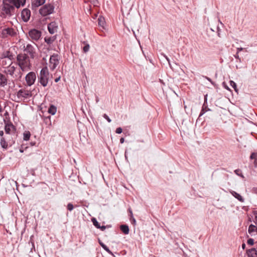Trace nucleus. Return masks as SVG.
<instances>
[{
    "instance_id": "1",
    "label": "nucleus",
    "mask_w": 257,
    "mask_h": 257,
    "mask_svg": "<svg viewBox=\"0 0 257 257\" xmlns=\"http://www.w3.org/2000/svg\"><path fill=\"white\" fill-rule=\"evenodd\" d=\"M29 56L26 54L20 53L16 57L17 64L22 71H28L31 69V64Z\"/></svg>"
},
{
    "instance_id": "2",
    "label": "nucleus",
    "mask_w": 257,
    "mask_h": 257,
    "mask_svg": "<svg viewBox=\"0 0 257 257\" xmlns=\"http://www.w3.org/2000/svg\"><path fill=\"white\" fill-rule=\"evenodd\" d=\"M49 73L47 68H43L38 76V82L43 87H46L48 84Z\"/></svg>"
},
{
    "instance_id": "3",
    "label": "nucleus",
    "mask_w": 257,
    "mask_h": 257,
    "mask_svg": "<svg viewBox=\"0 0 257 257\" xmlns=\"http://www.w3.org/2000/svg\"><path fill=\"white\" fill-rule=\"evenodd\" d=\"M7 2L4 0L3 6L2 9V15H5L4 16L5 18H6L7 16L9 17H11L14 13L15 10L14 6Z\"/></svg>"
},
{
    "instance_id": "4",
    "label": "nucleus",
    "mask_w": 257,
    "mask_h": 257,
    "mask_svg": "<svg viewBox=\"0 0 257 257\" xmlns=\"http://www.w3.org/2000/svg\"><path fill=\"white\" fill-rule=\"evenodd\" d=\"M54 7L52 4H46L43 6L39 10L40 14L42 16H47L54 12Z\"/></svg>"
},
{
    "instance_id": "5",
    "label": "nucleus",
    "mask_w": 257,
    "mask_h": 257,
    "mask_svg": "<svg viewBox=\"0 0 257 257\" xmlns=\"http://www.w3.org/2000/svg\"><path fill=\"white\" fill-rule=\"evenodd\" d=\"M60 56L58 54H53L49 59V67L51 70H54L59 64Z\"/></svg>"
},
{
    "instance_id": "6",
    "label": "nucleus",
    "mask_w": 257,
    "mask_h": 257,
    "mask_svg": "<svg viewBox=\"0 0 257 257\" xmlns=\"http://www.w3.org/2000/svg\"><path fill=\"white\" fill-rule=\"evenodd\" d=\"M2 37L3 38L14 37L17 35V32L13 28H6L2 30L1 32Z\"/></svg>"
},
{
    "instance_id": "7",
    "label": "nucleus",
    "mask_w": 257,
    "mask_h": 257,
    "mask_svg": "<svg viewBox=\"0 0 257 257\" xmlns=\"http://www.w3.org/2000/svg\"><path fill=\"white\" fill-rule=\"evenodd\" d=\"M6 134L11 135L12 139H14L15 140L17 135L16 134V128L14 125L12 123H7L5 127Z\"/></svg>"
},
{
    "instance_id": "8",
    "label": "nucleus",
    "mask_w": 257,
    "mask_h": 257,
    "mask_svg": "<svg viewBox=\"0 0 257 257\" xmlns=\"http://www.w3.org/2000/svg\"><path fill=\"white\" fill-rule=\"evenodd\" d=\"M32 96V92L26 89H21L17 92V96L18 99L23 100L29 98Z\"/></svg>"
},
{
    "instance_id": "9",
    "label": "nucleus",
    "mask_w": 257,
    "mask_h": 257,
    "mask_svg": "<svg viewBox=\"0 0 257 257\" xmlns=\"http://www.w3.org/2000/svg\"><path fill=\"white\" fill-rule=\"evenodd\" d=\"M15 143V140L14 139H10L8 138V136H5L4 137H2L1 139L0 144L1 147L4 149H7L8 145L10 146H12Z\"/></svg>"
},
{
    "instance_id": "10",
    "label": "nucleus",
    "mask_w": 257,
    "mask_h": 257,
    "mask_svg": "<svg viewBox=\"0 0 257 257\" xmlns=\"http://www.w3.org/2000/svg\"><path fill=\"white\" fill-rule=\"evenodd\" d=\"M24 51L26 52L25 54L29 56L30 58L34 59L36 54L35 48L30 44H27L26 46H24Z\"/></svg>"
},
{
    "instance_id": "11",
    "label": "nucleus",
    "mask_w": 257,
    "mask_h": 257,
    "mask_svg": "<svg viewBox=\"0 0 257 257\" xmlns=\"http://www.w3.org/2000/svg\"><path fill=\"white\" fill-rule=\"evenodd\" d=\"M27 84L28 86L32 85L36 81V76L34 72H30L25 77Z\"/></svg>"
},
{
    "instance_id": "12",
    "label": "nucleus",
    "mask_w": 257,
    "mask_h": 257,
    "mask_svg": "<svg viewBox=\"0 0 257 257\" xmlns=\"http://www.w3.org/2000/svg\"><path fill=\"white\" fill-rule=\"evenodd\" d=\"M41 32L38 30L34 29L29 32V37L33 40L38 41L41 36Z\"/></svg>"
},
{
    "instance_id": "13",
    "label": "nucleus",
    "mask_w": 257,
    "mask_h": 257,
    "mask_svg": "<svg viewBox=\"0 0 257 257\" xmlns=\"http://www.w3.org/2000/svg\"><path fill=\"white\" fill-rule=\"evenodd\" d=\"M6 2H8L12 6H14V8L19 9L21 6H24L26 3V0H4Z\"/></svg>"
},
{
    "instance_id": "14",
    "label": "nucleus",
    "mask_w": 257,
    "mask_h": 257,
    "mask_svg": "<svg viewBox=\"0 0 257 257\" xmlns=\"http://www.w3.org/2000/svg\"><path fill=\"white\" fill-rule=\"evenodd\" d=\"M31 11L27 8L23 10L21 12V17L23 21L25 22H27L30 18Z\"/></svg>"
},
{
    "instance_id": "15",
    "label": "nucleus",
    "mask_w": 257,
    "mask_h": 257,
    "mask_svg": "<svg viewBox=\"0 0 257 257\" xmlns=\"http://www.w3.org/2000/svg\"><path fill=\"white\" fill-rule=\"evenodd\" d=\"M12 64V61L4 56L0 59V65L4 68H7Z\"/></svg>"
},
{
    "instance_id": "16",
    "label": "nucleus",
    "mask_w": 257,
    "mask_h": 257,
    "mask_svg": "<svg viewBox=\"0 0 257 257\" xmlns=\"http://www.w3.org/2000/svg\"><path fill=\"white\" fill-rule=\"evenodd\" d=\"M58 29L57 24L55 22H52L48 25V30L49 33L53 34L56 33Z\"/></svg>"
},
{
    "instance_id": "17",
    "label": "nucleus",
    "mask_w": 257,
    "mask_h": 257,
    "mask_svg": "<svg viewBox=\"0 0 257 257\" xmlns=\"http://www.w3.org/2000/svg\"><path fill=\"white\" fill-rule=\"evenodd\" d=\"M45 2V0H32V9L35 10L37 8L44 4Z\"/></svg>"
},
{
    "instance_id": "18",
    "label": "nucleus",
    "mask_w": 257,
    "mask_h": 257,
    "mask_svg": "<svg viewBox=\"0 0 257 257\" xmlns=\"http://www.w3.org/2000/svg\"><path fill=\"white\" fill-rule=\"evenodd\" d=\"M16 70V67L14 66H10L7 68H6V69L5 70V73L7 74V75H10L11 76H14V72Z\"/></svg>"
},
{
    "instance_id": "19",
    "label": "nucleus",
    "mask_w": 257,
    "mask_h": 257,
    "mask_svg": "<svg viewBox=\"0 0 257 257\" xmlns=\"http://www.w3.org/2000/svg\"><path fill=\"white\" fill-rule=\"evenodd\" d=\"M8 83V78L7 76L0 73V87H4Z\"/></svg>"
},
{
    "instance_id": "20",
    "label": "nucleus",
    "mask_w": 257,
    "mask_h": 257,
    "mask_svg": "<svg viewBox=\"0 0 257 257\" xmlns=\"http://www.w3.org/2000/svg\"><path fill=\"white\" fill-rule=\"evenodd\" d=\"M229 192L233 197H234L236 199H237L240 202H243L244 201V198L239 194H238L236 192L233 191V190H230Z\"/></svg>"
},
{
    "instance_id": "21",
    "label": "nucleus",
    "mask_w": 257,
    "mask_h": 257,
    "mask_svg": "<svg viewBox=\"0 0 257 257\" xmlns=\"http://www.w3.org/2000/svg\"><path fill=\"white\" fill-rule=\"evenodd\" d=\"M3 56L10 60L11 61H12L13 60L15 59V55L10 51H6V52L3 53Z\"/></svg>"
},
{
    "instance_id": "22",
    "label": "nucleus",
    "mask_w": 257,
    "mask_h": 257,
    "mask_svg": "<svg viewBox=\"0 0 257 257\" xmlns=\"http://www.w3.org/2000/svg\"><path fill=\"white\" fill-rule=\"evenodd\" d=\"M248 257H257V250L254 248H252L246 251Z\"/></svg>"
},
{
    "instance_id": "23",
    "label": "nucleus",
    "mask_w": 257,
    "mask_h": 257,
    "mask_svg": "<svg viewBox=\"0 0 257 257\" xmlns=\"http://www.w3.org/2000/svg\"><path fill=\"white\" fill-rule=\"evenodd\" d=\"M120 229L121 231L124 234H127L129 233V227L127 225L122 224L120 226Z\"/></svg>"
},
{
    "instance_id": "24",
    "label": "nucleus",
    "mask_w": 257,
    "mask_h": 257,
    "mask_svg": "<svg viewBox=\"0 0 257 257\" xmlns=\"http://www.w3.org/2000/svg\"><path fill=\"white\" fill-rule=\"evenodd\" d=\"M56 39V36H53L50 37H45V42H46L48 45H50L53 43Z\"/></svg>"
},
{
    "instance_id": "25",
    "label": "nucleus",
    "mask_w": 257,
    "mask_h": 257,
    "mask_svg": "<svg viewBox=\"0 0 257 257\" xmlns=\"http://www.w3.org/2000/svg\"><path fill=\"white\" fill-rule=\"evenodd\" d=\"M250 159L251 160H254V166L255 167H257V153H252L250 156Z\"/></svg>"
},
{
    "instance_id": "26",
    "label": "nucleus",
    "mask_w": 257,
    "mask_h": 257,
    "mask_svg": "<svg viewBox=\"0 0 257 257\" xmlns=\"http://www.w3.org/2000/svg\"><path fill=\"white\" fill-rule=\"evenodd\" d=\"M99 244L100 245V246L107 252H108L109 254H111L112 255H113V253L110 250V249H109V248L105 245L104 244L103 242H102L101 241H100V240L99 241Z\"/></svg>"
},
{
    "instance_id": "27",
    "label": "nucleus",
    "mask_w": 257,
    "mask_h": 257,
    "mask_svg": "<svg viewBox=\"0 0 257 257\" xmlns=\"http://www.w3.org/2000/svg\"><path fill=\"white\" fill-rule=\"evenodd\" d=\"M57 111V108L53 105H51L48 108V112L52 115H54Z\"/></svg>"
},
{
    "instance_id": "28",
    "label": "nucleus",
    "mask_w": 257,
    "mask_h": 257,
    "mask_svg": "<svg viewBox=\"0 0 257 257\" xmlns=\"http://www.w3.org/2000/svg\"><path fill=\"white\" fill-rule=\"evenodd\" d=\"M23 139L24 141H28L30 139L31 136V133L29 131H25L23 134Z\"/></svg>"
},
{
    "instance_id": "29",
    "label": "nucleus",
    "mask_w": 257,
    "mask_h": 257,
    "mask_svg": "<svg viewBox=\"0 0 257 257\" xmlns=\"http://www.w3.org/2000/svg\"><path fill=\"white\" fill-rule=\"evenodd\" d=\"M98 25L104 28V26L105 24V22L104 21V18L103 17H99L98 19Z\"/></svg>"
},
{
    "instance_id": "30",
    "label": "nucleus",
    "mask_w": 257,
    "mask_h": 257,
    "mask_svg": "<svg viewBox=\"0 0 257 257\" xmlns=\"http://www.w3.org/2000/svg\"><path fill=\"white\" fill-rule=\"evenodd\" d=\"M91 221L93 223V225L96 227L97 228H100V224L98 222L96 219L95 218H92L91 219Z\"/></svg>"
},
{
    "instance_id": "31",
    "label": "nucleus",
    "mask_w": 257,
    "mask_h": 257,
    "mask_svg": "<svg viewBox=\"0 0 257 257\" xmlns=\"http://www.w3.org/2000/svg\"><path fill=\"white\" fill-rule=\"evenodd\" d=\"M230 85L231 87H232L236 92L238 93V89L237 88V86L236 83L232 80H230L229 81Z\"/></svg>"
},
{
    "instance_id": "32",
    "label": "nucleus",
    "mask_w": 257,
    "mask_h": 257,
    "mask_svg": "<svg viewBox=\"0 0 257 257\" xmlns=\"http://www.w3.org/2000/svg\"><path fill=\"white\" fill-rule=\"evenodd\" d=\"M254 229H257V228H256V226L252 224H251L250 225H249V226L248 227V232L249 233H251L254 231Z\"/></svg>"
},
{
    "instance_id": "33",
    "label": "nucleus",
    "mask_w": 257,
    "mask_h": 257,
    "mask_svg": "<svg viewBox=\"0 0 257 257\" xmlns=\"http://www.w3.org/2000/svg\"><path fill=\"white\" fill-rule=\"evenodd\" d=\"M67 208L69 211H71L74 208L73 205L71 203H69L67 205Z\"/></svg>"
},
{
    "instance_id": "34",
    "label": "nucleus",
    "mask_w": 257,
    "mask_h": 257,
    "mask_svg": "<svg viewBox=\"0 0 257 257\" xmlns=\"http://www.w3.org/2000/svg\"><path fill=\"white\" fill-rule=\"evenodd\" d=\"M89 45L86 44L85 46H84L83 48V52L85 53L89 51Z\"/></svg>"
},
{
    "instance_id": "35",
    "label": "nucleus",
    "mask_w": 257,
    "mask_h": 257,
    "mask_svg": "<svg viewBox=\"0 0 257 257\" xmlns=\"http://www.w3.org/2000/svg\"><path fill=\"white\" fill-rule=\"evenodd\" d=\"M211 109H207V110H204V109H201V112L200 113V114H199V117H201L202 115H203L206 112L208 111H210Z\"/></svg>"
},
{
    "instance_id": "36",
    "label": "nucleus",
    "mask_w": 257,
    "mask_h": 257,
    "mask_svg": "<svg viewBox=\"0 0 257 257\" xmlns=\"http://www.w3.org/2000/svg\"><path fill=\"white\" fill-rule=\"evenodd\" d=\"M247 243L248 244L252 245L254 243V240L252 238H249L247 241Z\"/></svg>"
},
{
    "instance_id": "37",
    "label": "nucleus",
    "mask_w": 257,
    "mask_h": 257,
    "mask_svg": "<svg viewBox=\"0 0 257 257\" xmlns=\"http://www.w3.org/2000/svg\"><path fill=\"white\" fill-rule=\"evenodd\" d=\"M103 117L107 120V121L108 122H110L111 121V119L108 117V116L106 114H104L103 115Z\"/></svg>"
},
{
    "instance_id": "38",
    "label": "nucleus",
    "mask_w": 257,
    "mask_h": 257,
    "mask_svg": "<svg viewBox=\"0 0 257 257\" xmlns=\"http://www.w3.org/2000/svg\"><path fill=\"white\" fill-rule=\"evenodd\" d=\"M27 148V147H25L24 145H22L21 147H20L19 151L21 153H23L24 151V150L26 149Z\"/></svg>"
},
{
    "instance_id": "39",
    "label": "nucleus",
    "mask_w": 257,
    "mask_h": 257,
    "mask_svg": "<svg viewBox=\"0 0 257 257\" xmlns=\"http://www.w3.org/2000/svg\"><path fill=\"white\" fill-rule=\"evenodd\" d=\"M122 130L121 127H117L116 129V131H115V133L116 134H120L122 133Z\"/></svg>"
},
{
    "instance_id": "40",
    "label": "nucleus",
    "mask_w": 257,
    "mask_h": 257,
    "mask_svg": "<svg viewBox=\"0 0 257 257\" xmlns=\"http://www.w3.org/2000/svg\"><path fill=\"white\" fill-rule=\"evenodd\" d=\"M162 55H163V56L166 58V59L168 62V63H169L170 67H171V64H170V60L169 58L165 54H162Z\"/></svg>"
},
{
    "instance_id": "41",
    "label": "nucleus",
    "mask_w": 257,
    "mask_h": 257,
    "mask_svg": "<svg viewBox=\"0 0 257 257\" xmlns=\"http://www.w3.org/2000/svg\"><path fill=\"white\" fill-rule=\"evenodd\" d=\"M162 55H163V56L166 58V59L168 62V63H169L170 67H171V64H170V60L169 58L165 54H162Z\"/></svg>"
},
{
    "instance_id": "42",
    "label": "nucleus",
    "mask_w": 257,
    "mask_h": 257,
    "mask_svg": "<svg viewBox=\"0 0 257 257\" xmlns=\"http://www.w3.org/2000/svg\"><path fill=\"white\" fill-rule=\"evenodd\" d=\"M207 109H209L207 107V104H205V103H204L203 104V106L202 107V109H204V110H207Z\"/></svg>"
},
{
    "instance_id": "43",
    "label": "nucleus",
    "mask_w": 257,
    "mask_h": 257,
    "mask_svg": "<svg viewBox=\"0 0 257 257\" xmlns=\"http://www.w3.org/2000/svg\"><path fill=\"white\" fill-rule=\"evenodd\" d=\"M91 3L94 6H97V0H91Z\"/></svg>"
},
{
    "instance_id": "44",
    "label": "nucleus",
    "mask_w": 257,
    "mask_h": 257,
    "mask_svg": "<svg viewBox=\"0 0 257 257\" xmlns=\"http://www.w3.org/2000/svg\"><path fill=\"white\" fill-rule=\"evenodd\" d=\"M131 221L132 223H133V224H135L136 223V220L133 217H132L131 218Z\"/></svg>"
},
{
    "instance_id": "45",
    "label": "nucleus",
    "mask_w": 257,
    "mask_h": 257,
    "mask_svg": "<svg viewBox=\"0 0 257 257\" xmlns=\"http://www.w3.org/2000/svg\"><path fill=\"white\" fill-rule=\"evenodd\" d=\"M223 85L224 86V87L225 89H226L227 90H230L229 88L225 84V82L223 83Z\"/></svg>"
},
{
    "instance_id": "46",
    "label": "nucleus",
    "mask_w": 257,
    "mask_h": 257,
    "mask_svg": "<svg viewBox=\"0 0 257 257\" xmlns=\"http://www.w3.org/2000/svg\"><path fill=\"white\" fill-rule=\"evenodd\" d=\"M105 228H106V227L104 225L100 226V228H98V229H100L101 230H102V231L104 230Z\"/></svg>"
},
{
    "instance_id": "47",
    "label": "nucleus",
    "mask_w": 257,
    "mask_h": 257,
    "mask_svg": "<svg viewBox=\"0 0 257 257\" xmlns=\"http://www.w3.org/2000/svg\"><path fill=\"white\" fill-rule=\"evenodd\" d=\"M252 191L254 193L257 194V187L253 188L252 189Z\"/></svg>"
},
{
    "instance_id": "48",
    "label": "nucleus",
    "mask_w": 257,
    "mask_h": 257,
    "mask_svg": "<svg viewBox=\"0 0 257 257\" xmlns=\"http://www.w3.org/2000/svg\"><path fill=\"white\" fill-rule=\"evenodd\" d=\"M205 78H206L208 81H209V82H210L211 83H213L212 81L211 80V79L210 78H209V77H207V76H205Z\"/></svg>"
},
{
    "instance_id": "49",
    "label": "nucleus",
    "mask_w": 257,
    "mask_h": 257,
    "mask_svg": "<svg viewBox=\"0 0 257 257\" xmlns=\"http://www.w3.org/2000/svg\"><path fill=\"white\" fill-rule=\"evenodd\" d=\"M243 50L242 48H238L237 49V52L238 53L239 52Z\"/></svg>"
},
{
    "instance_id": "50",
    "label": "nucleus",
    "mask_w": 257,
    "mask_h": 257,
    "mask_svg": "<svg viewBox=\"0 0 257 257\" xmlns=\"http://www.w3.org/2000/svg\"><path fill=\"white\" fill-rule=\"evenodd\" d=\"M124 139L123 138H120V143L121 144H123L124 143Z\"/></svg>"
},
{
    "instance_id": "51",
    "label": "nucleus",
    "mask_w": 257,
    "mask_h": 257,
    "mask_svg": "<svg viewBox=\"0 0 257 257\" xmlns=\"http://www.w3.org/2000/svg\"><path fill=\"white\" fill-rule=\"evenodd\" d=\"M60 79V77H59L58 78H56L55 79V82H58Z\"/></svg>"
},
{
    "instance_id": "52",
    "label": "nucleus",
    "mask_w": 257,
    "mask_h": 257,
    "mask_svg": "<svg viewBox=\"0 0 257 257\" xmlns=\"http://www.w3.org/2000/svg\"><path fill=\"white\" fill-rule=\"evenodd\" d=\"M245 244L244 243H242V245H241V247L243 249H244L245 248Z\"/></svg>"
},
{
    "instance_id": "53",
    "label": "nucleus",
    "mask_w": 257,
    "mask_h": 257,
    "mask_svg": "<svg viewBox=\"0 0 257 257\" xmlns=\"http://www.w3.org/2000/svg\"><path fill=\"white\" fill-rule=\"evenodd\" d=\"M4 133L3 131H0V136L3 137Z\"/></svg>"
},
{
    "instance_id": "54",
    "label": "nucleus",
    "mask_w": 257,
    "mask_h": 257,
    "mask_svg": "<svg viewBox=\"0 0 257 257\" xmlns=\"http://www.w3.org/2000/svg\"><path fill=\"white\" fill-rule=\"evenodd\" d=\"M204 103H205V104H207V95H206L204 96Z\"/></svg>"
},
{
    "instance_id": "55",
    "label": "nucleus",
    "mask_w": 257,
    "mask_h": 257,
    "mask_svg": "<svg viewBox=\"0 0 257 257\" xmlns=\"http://www.w3.org/2000/svg\"><path fill=\"white\" fill-rule=\"evenodd\" d=\"M139 43H140V42H139ZM139 44H140V43H139ZM140 47H141V49H142V53H143V54L144 55H145V53H144V51H143V48H142V46H141V45H140Z\"/></svg>"
},
{
    "instance_id": "56",
    "label": "nucleus",
    "mask_w": 257,
    "mask_h": 257,
    "mask_svg": "<svg viewBox=\"0 0 257 257\" xmlns=\"http://www.w3.org/2000/svg\"><path fill=\"white\" fill-rule=\"evenodd\" d=\"M5 136H8V138H10V139H12V136L11 135H6Z\"/></svg>"
},
{
    "instance_id": "57",
    "label": "nucleus",
    "mask_w": 257,
    "mask_h": 257,
    "mask_svg": "<svg viewBox=\"0 0 257 257\" xmlns=\"http://www.w3.org/2000/svg\"><path fill=\"white\" fill-rule=\"evenodd\" d=\"M22 74L21 73V72H20V76L18 77V79L21 78L22 77Z\"/></svg>"
},
{
    "instance_id": "58",
    "label": "nucleus",
    "mask_w": 257,
    "mask_h": 257,
    "mask_svg": "<svg viewBox=\"0 0 257 257\" xmlns=\"http://www.w3.org/2000/svg\"><path fill=\"white\" fill-rule=\"evenodd\" d=\"M35 144H36L35 143H33V142L31 143V146H34L35 145Z\"/></svg>"
},
{
    "instance_id": "59",
    "label": "nucleus",
    "mask_w": 257,
    "mask_h": 257,
    "mask_svg": "<svg viewBox=\"0 0 257 257\" xmlns=\"http://www.w3.org/2000/svg\"><path fill=\"white\" fill-rule=\"evenodd\" d=\"M130 214H131V215L132 216L133 213H132V212L131 211H130Z\"/></svg>"
},
{
    "instance_id": "60",
    "label": "nucleus",
    "mask_w": 257,
    "mask_h": 257,
    "mask_svg": "<svg viewBox=\"0 0 257 257\" xmlns=\"http://www.w3.org/2000/svg\"><path fill=\"white\" fill-rule=\"evenodd\" d=\"M255 220H257V215H255Z\"/></svg>"
},
{
    "instance_id": "61",
    "label": "nucleus",
    "mask_w": 257,
    "mask_h": 257,
    "mask_svg": "<svg viewBox=\"0 0 257 257\" xmlns=\"http://www.w3.org/2000/svg\"><path fill=\"white\" fill-rule=\"evenodd\" d=\"M237 171H238L237 170H236L235 171V172L236 173H237Z\"/></svg>"
},
{
    "instance_id": "62",
    "label": "nucleus",
    "mask_w": 257,
    "mask_h": 257,
    "mask_svg": "<svg viewBox=\"0 0 257 257\" xmlns=\"http://www.w3.org/2000/svg\"><path fill=\"white\" fill-rule=\"evenodd\" d=\"M237 171H238L237 170H236L235 171V172L236 173H237Z\"/></svg>"
},
{
    "instance_id": "63",
    "label": "nucleus",
    "mask_w": 257,
    "mask_h": 257,
    "mask_svg": "<svg viewBox=\"0 0 257 257\" xmlns=\"http://www.w3.org/2000/svg\"><path fill=\"white\" fill-rule=\"evenodd\" d=\"M125 157L126 158V152H125Z\"/></svg>"
},
{
    "instance_id": "64",
    "label": "nucleus",
    "mask_w": 257,
    "mask_h": 257,
    "mask_svg": "<svg viewBox=\"0 0 257 257\" xmlns=\"http://www.w3.org/2000/svg\"><path fill=\"white\" fill-rule=\"evenodd\" d=\"M235 57L236 58L238 57V56H235Z\"/></svg>"
}]
</instances>
